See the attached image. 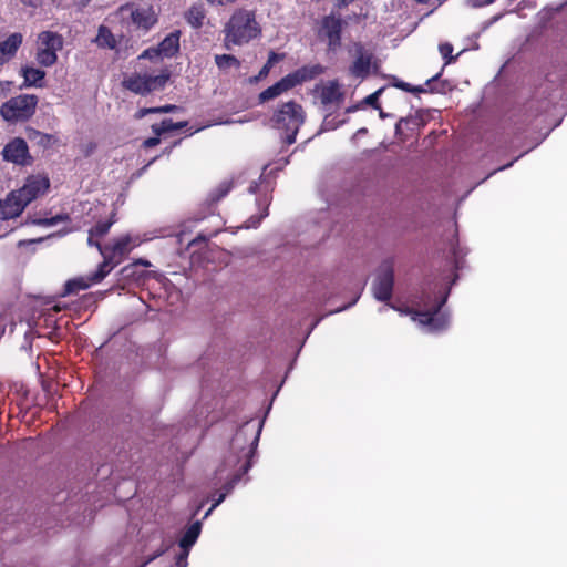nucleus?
<instances>
[{"label":"nucleus","mask_w":567,"mask_h":567,"mask_svg":"<svg viewBox=\"0 0 567 567\" xmlns=\"http://www.w3.org/2000/svg\"><path fill=\"white\" fill-rule=\"evenodd\" d=\"M224 47L244 45L261 37L262 29L255 10L236 9L224 25Z\"/></svg>","instance_id":"nucleus-1"},{"label":"nucleus","mask_w":567,"mask_h":567,"mask_svg":"<svg viewBox=\"0 0 567 567\" xmlns=\"http://www.w3.org/2000/svg\"><path fill=\"white\" fill-rule=\"evenodd\" d=\"M447 295L449 291L432 300L430 295L423 293L419 302V306L423 309L410 311L413 315V320L422 326H427L431 331L445 329L449 324V317L445 312H442V307L447 300Z\"/></svg>","instance_id":"nucleus-2"},{"label":"nucleus","mask_w":567,"mask_h":567,"mask_svg":"<svg viewBox=\"0 0 567 567\" xmlns=\"http://www.w3.org/2000/svg\"><path fill=\"white\" fill-rule=\"evenodd\" d=\"M271 121L275 127L285 132V141L290 145L296 142L299 128L305 122V112L299 103L289 101L274 113Z\"/></svg>","instance_id":"nucleus-3"},{"label":"nucleus","mask_w":567,"mask_h":567,"mask_svg":"<svg viewBox=\"0 0 567 567\" xmlns=\"http://www.w3.org/2000/svg\"><path fill=\"white\" fill-rule=\"evenodd\" d=\"M38 103L34 94H19L1 104L0 115L8 123L27 122L34 115Z\"/></svg>","instance_id":"nucleus-4"},{"label":"nucleus","mask_w":567,"mask_h":567,"mask_svg":"<svg viewBox=\"0 0 567 567\" xmlns=\"http://www.w3.org/2000/svg\"><path fill=\"white\" fill-rule=\"evenodd\" d=\"M116 16L122 23L133 24L136 30L148 32L158 21L157 13L152 6L138 7L133 2L121 6Z\"/></svg>","instance_id":"nucleus-5"},{"label":"nucleus","mask_w":567,"mask_h":567,"mask_svg":"<svg viewBox=\"0 0 567 567\" xmlns=\"http://www.w3.org/2000/svg\"><path fill=\"white\" fill-rule=\"evenodd\" d=\"M171 78L168 69H164L157 75L134 73L125 78L122 82L123 87L138 95H147L155 91L163 90Z\"/></svg>","instance_id":"nucleus-6"},{"label":"nucleus","mask_w":567,"mask_h":567,"mask_svg":"<svg viewBox=\"0 0 567 567\" xmlns=\"http://www.w3.org/2000/svg\"><path fill=\"white\" fill-rule=\"evenodd\" d=\"M63 37L54 31L38 34L35 60L43 68H50L58 61V51L63 49Z\"/></svg>","instance_id":"nucleus-7"},{"label":"nucleus","mask_w":567,"mask_h":567,"mask_svg":"<svg viewBox=\"0 0 567 567\" xmlns=\"http://www.w3.org/2000/svg\"><path fill=\"white\" fill-rule=\"evenodd\" d=\"M394 286V266L391 259L381 262L372 285V292L377 300L389 301L392 298Z\"/></svg>","instance_id":"nucleus-8"},{"label":"nucleus","mask_w":567,"mask_h":567,"mask_svg":"<svg viewBox=\"0 0 567 567\" xmlns=\"http://www.w3.org/2000/svg\"><path fill=\"white\" fill-rule=\"evenodd\" d=\"M2 161L16 166L27 167L34 162L27 141L22 137H12L2 148Z\"/></svg>","instance_id":"nucleus-9"},{"label":"nucleus","mask_w":567,"mask_h":567,"mask_svg":"<svg viewBox=\"0 0 567 567\" xmlns=\"http://www.w3.org/2000/svg\"><path fill=\"white\" fill-rule=\"evenodd\" d=\"M50 187V179L42 174L29 175L22 187L16 190L24 204L29 205L32 200L44 195Z\"/></svg>","instance_id":"nucleus-10"},{"label":"nucleus","mask_w":567,"mask_h":567,"mask_svg":"<svg viewBox=\"0 0 567 567\" xmlns=\"http://www.w3.org/2000/svg\"><path fill=\"white\" fill-rule=\"evenodd\" d=\"M343 22L340 17L333 14L326 16L322 19V29L328 39V48L331 51H336L341 45V33Z\"/></svg>","instance_id":"nucleus-11"},{"label":"nucleus","mask_w":567,"mask_h":567,"mask_svg":"<svg viewBox=\"0 0 567 567\" xmlns=\"http://www.w3.org/2000/svg\"><path fill=\"white\" fill-rule=\"evenodd\" d=\"M134 246L132 245L131 236L124 235L115 238L111 244H106V247L103 248V255H106L120 265L130 255Z\"/></svg>","instance_id":"nucleus-12"},{"label":"nucleus","mask_w":567,"mask_h":567,"mask_svg":"<svg viewBox=\"0 0 567 567\" xmlns=\"http://www.w3.org/2000/svg\"><path fill=\"white\" fill-rule=\"evenodd\" d=\"M28 205L23 203L16 190H12L6 198L0 202V216L2 219H11L20 216Z\"/></svg>","instance_id":"nucleus-13"},{"label":"nucleus","mask_w":567,"mask_h":567,"mask_svg":"<svg viewBox=\"0 0 567 567\" xmlns=\"http://www.w3.org/2000/svg\"><path fill=\"white\" fill-rule=\"evenodd\" d=\"M324 71L326 69L321 64H311L303 65L297 69L295 72H291L287 75L290 79L292 87H295L303 82H308L316 79L317 76L323 74Z\"/></svg>","instance_id":"nucleus-14"},{"label":"nucleus","mask_w":567,"mask_h":567,"mask_svg":"<svg viewBox=\"0 0 567 567\" xmlns=\"http://www.w3.org/2000/svg\"><path fill=\"white\" fill-rule=\"evenodd\" d=\"M182 32L175 30L167 34L157 45L155 55H163L165 58H173L179 52V39Z\"/></svg>","instance_id":"nucleus-15"},{"label":"nucleus","mask_w":567,"mask_h":567,"mask_svg":"<svg viewBox=\"0 0 567 567\" xmlns=\"http://www.w3.org/2000/svg\"><path fill=\"white\" fill-rule=\"evenodd\" d=\"M293 89L288 75L280 79L274 85L267 87L262 92L259 93L258 100L260 103H265L267 101L274 100L281 95L282 93Z\"/></svg>","instance_id":"nucleus-16"},{"label":"nucleus","mask_w":567,"mask_h":567,"mask_svg":"<svg viewBox=\"0 0 567 567\" xmlns=\"http://www.w3.org/2000/svg\"><path fill=\"white\" fill-rule=\"evenodd\" d=\"M20 73L23 78V83L21 85V89L31 87V86H35V87L44 86L43 80L45 78V71L38 69V68L25 65V66L21 68Z\"/></svg>","instance_id":"nucleus-17"},{"label":"nucleus","mask_w":567,"mask_h":567,"mask_svg":"<svg viewBox=\"0 0 567 567\" xmlns=\"http://www.w3.org/2000/svg\"><path fill=\"white\" fill-rule=\"evenodd\" d=\"M22 42L23 35L20 32L11 33L4 41L0 42V54L7 59V61L12 60Z\"/></svg>","instance_id":"nucleus-18"},{"label":"nucleus","mask_w":567,"mask_h":567,"mask_svg":"<svg viewBox=\"0 0 567 567\" xmlns=\"http://www.w3.org/2000/svg\"><path fill=\"white\" fill-rule=\"evenodd\" d=\"M25 134H27L28 140L31 143H33L34 145H37L43 150H48L58 143V137L55 135L49 134V133H43L33 127H27Z\"/></svg>","instance_id":"nucleus-19"},{"label":"nucleus","mask_w":567,"mask_h":567,"mask_svg":"<svg viewBox=\"0 0 567 567\" xmlns=\"http://www.w3.org/2000/svg\"><path fill=\"white\" fill-rule=\"evenodd\" d=\"M343 100V93L340 91L339 84L336 81L329 82L321 87L320 101L323 105L338 104Z\"/></svg>","instance_id":"nucleus-20"},{"label":"nucleus","mask_w":567,"mask_h":567,"mask_svg":"<svg viewBox=\"0 0 567 567\" xmlns=\"http://www.w3.org/2000/svg\"><path fill=\"white\" fill-rule=\"evenodd\" d=\"M202 532V522H194L183 534L178 542L181 549H190L197 542Z\"/></svg>","instance_id":"nucleus-21"},{"label":"nucleus","mask_w":567,"mask_h":567,"mask_svg":"<svg viewBox=\"0 0 567 567\" xmlns=\"http://www.w3.org/2000/svg\"><path fill=\"white\" fill-rule=\"evenodd\" d=\"M206 18V11L203 4L195 3L185 12V20L194 29H200Z\"/></svg>","instance_id":"nucleus-22"},{"label":"nucleus","mask_w":567,"mask_h":567,"mask_svg":"<svg viewBox=\"0 0 567 567\" xmlns=\"http://www.w3.org/2000/svg\"><path fill=\"white\" fill-rule=\"evenodd\" d=\"M96 45L102 49L114 50L117 47V41L112 31L106 25H100L97 35L94 40Z\"/></svg>","instance_id":"nucleus-23"},{"label":"nucleus","mask_w":567,"mask_h":567,"mask_svg":"<svg viewBox=\"0 0 567 567\" xmlns=\"http://www.w3.org/2000/svg\"><path fill=\"white\" fill-rule=\"evenodd\" d=\"M101 256L103 257V261L99 265L96 271L89 276L90 281L94 284L101 282L117 266L112 258L106 255Z\"/></svg>","instance_id":"nucleus-24"},{"label":"nucleus","mask_w":567,"mask_h":567,"mask_svg":"<svg viewBox=\"0 0 567 567\" xmlns=\"http://www.w3.org/2000/svg\"><path fill=\"white\" fill-rule=\"evenodd\" d=\"M188 125V122H173L172 118H164L159 124H153L152 131L155 135L161 136L165 133L182 130Z\"/></svg>","instance_id":"nucleus-25"},{"label":"nucleus","mask_w":567,"mask_h":567,"mask_svg":"<svg viewBox=\"0 0 567 567\" xmlns=\"http://www.w3.org/2000/svg\"><path fill=\"white\" fill-rule=\"evenodd\" d=\"M116 223V212L113 210L106 220H101L95 224L92 228H90V235H95L97 239L106 236L111 229V227Z\"/></svg>","instance_id":"nucleus-26"},{"label":"nucleus","mask_w":567,"mask_h":567,"mask_svg":"<svg viewBox=\"0 0 567 567\" xmlns=\"http://www.w3.org/2000/svg\"><path fill=\"white\" fill-rule=\"evenodd\" d=\"M371 56L359 55L351 65V73L357 78H364L369 74Z\"/></svg>","instance_id":"nucleus-27"},{"label":"nucleus","mask_w":567,"mask_h":567,"mask_svg":"<svg viewBox=\"0 0 567 567\" xmlns=\"http://www.w3.org/2000/svg\"><path fill=\"white\" fill-rule=\"evenodd\" d=\"M93 284L90 281V277L87 279L82 277L70 279L64 285L63 296L75 295L81 290L87 289Z\"/></svg>","instance_id":"nucleus-28"},{"label":"nucleus","mask_w":567,"mask_h":567,"mask_svg":"<svg viewBox=\"0 0 567 567\" xmlns=\"http://www.w3.org/2000/svg\"><path fill=\"white\" fill-rule=\"evenodd\" d=\"M215 63L219 70L226 71L228 69H239L240 61L233 54H217L215 55Z\"/></svg>","instance_id":"nucleus-29"},{"label":"nucleus","mask_w":567,"mask_h":567,"mask_svg":"<svg viewBox=\"0 0 567 567\" xmlns=\"http://www.w3.org/2000/svg\"><path fill=\"white\" fill-rule=\"evenodd\" d=\"M233 188V182L231 181H223L218 186L210 192L209 194V202L210 204H216L219 200H221L224 197L228 195V193Z\"/></svg>","instance_id":"nucleus-30"},{"label":"nucleus","mask_w":567,"mask_h":567,"mask_svg":"<svg viewBox=\"0 0 567 567\" xmlns=\"http://www.w3.org/2000/svg\"><path fill=\"white\" fill-rule=\"evenodd\" d=\"M393 85L398 89L405 91V92L414 93V94L427 93V92H430V93L439 92V90H436L435 87L425 89L422 85L414 86V85L403 82V81H396Z\"/></svg>","instance_id":"nucleus-31"},{"label":"nucleus","mask_w":567,"mask_h":567,"mask_svg":"<svg viewBox=\"0 0 567 567\" xmlns=\"http://www.w3.org/2000/svg\"><path fill=\"white\" fill-rule=\"evenodd\" d=\"M383 91H384V87H381V89L377 90L375 92H373L372 94L368 95L363 100V103H365L367 105H370L374 110H379L381 117H383L384 115H383V112H382L380 103H379V97Z\"/></svg>","instance_id":"nucleus-32"},{"label":"nucleus","mask_w":567,"mask_h":567,"mask_svg":"<svg viewBox=\"0 0 567 567\" xmlns=\"http://www.w3.org/2000/svg\"><path fill=\"white\" fill-rule=\"evenodd\" d=\"M70 220L69 214H58L50 218H42L39 220H35L34 223L40 226H54L61 221Z\"/></svg>","instance_id":"nucleus-33"},{"label":"nucleus","mask_w":567,"mask_h":567,"mask_svg":"<svg viewBox=\"0 0 567 567\" xmlns=\"http://www.w3.org/2000/svg\"><path fill=\"white\" fill-rule=\"evenodd\" d=\"M440 52L442 56L445 59V64L451 63L455 60L451 54L453 52V45L451 43H442L440 44Z\"/></svg>","instance_id":"nucleus-34"},{"label":"nucleus","mask_w":567,"mask_h":567,"mask_svg":"<svg viewBox=\"0 0 567 567\" xmlns=\"http://www.w3.org/2000/svg\"><path fill=\"white\" fill-rule=\"evenodd\" d=\"M137 265L144 266V267H151L152 266V264L147 259L138 258L133 264H130V265L125 266L122 269V274H124L126 276L131 275L132 274L131 270L133 269L134 266H137Z\"/></svg>","instance_id":"nucleus-35"},{"label":"nucleus","mask_w":567,"mask_h":567,"mask_svg":"<svg viewBox=\"0 0 567 567\" xmlns=\"http://www.w3.org/2000/svg\"><path fill=\"white\" fill-rule=\"evenodd\" d=\"M190 549H182L181 553L176 556V567H187L188 566V556Z\"/></svg>","instance_id":"nucleus-36"},{"label":"nucleus","mask_w":567,"mask_h":567,"mask_svg":"<svg viewBox=\"0 0 567 567\" xmlns=\"http://www.w3.org/2000/svg\"><path fill=\"white\" fill-rule=\"evenodd\" d=\"M87 245L90 247H95L101 255L104 254V249L103 248L106 247V245H102L101 244L100 239H97L95 235H90V234H89V237H87Z\"/></svg>","instance_id":"nucleus-37"},{"label":"nucleus","mask_w":567,"mask_h":567,"mask_svg":"<svg viewBox=\"0 0 567 567\" xmlns=\"http://www.w3.org/2000/svg\"><path fill=\"white\" fill-rule=\"evenodd\" d=\"M266 216H268V206H266L264 213L259 216H251L249 219H248V226L247 227H257L261 219L265 218Z\"/></svg>","instance_id":"nucleus-38"},{"label":"nucleus","mask_w":567,"mask_h":567,"mask_svg":"<svg viewBox=\"0 0 567 567\" xmlns=\"http://www.w3.org/2000/svg\"><path fill=\"white\" fill-rule=\"evenodd\" d=\"M284 58H285L284 54H279V53H276L275 51H270L266 63L272 68L276 63L284 60Z\"/></svg>","instance_id":"nucleus-39"},{"label":"nucleus","mask_w":567,"mask_h":567,"mask_svg":"<svg viewBox=\"0 0 567 567\" xmlns=\"http://www.w3.org/2000/svg\"><path fill=\"white\" fill-rule=\"evenodd\" d=\"M496 0H467V3L473 8H482L494 3Z\"/></svg>","instance_id":"nucleus-40"},{"label":"nucleus","mask_w":567,"mask_h":567,"mask_svg":"<svg viewBox=\"0 0 567 567\" xmlns=\"http://www.w3.org/2000/svg\"><path fill=\"white\" fill-rule=\"evenodd\" d=\"M161 140H159V136L155 135L153 137H148L146 138L144 142H143V147L144 148H152V147H155L159 144Z\"/></svg>","instance_id":"nucleus-41"},{"label":"nucleus","mask_w":567,"mask_h":567,"mask_svg":"<svg viewBox=\"0 0 567 567\" xmlns=\"http://www.w3.org/2000/svg\"><path fill=\"white\" fill-rule=\"evenodd\" d=\"M271 70V66L265 63V65L260 69L258 75L255 78V80L264 79L266 78Z\"/></svg>","instance_id":"nucleus-42"},{"label":"nucleus","mask_w":567,"mask_h":567,"mask_svg":"<svg viewBox=\"0 0 567 567\" xmlns=\"http://www.w3.org/2000/svg\"><path fill=\"white\" fill-rule=\"evenodd\" d=\"M210 6H226L236 2L237 0H206Z\"/></svg>","instance_id":"nucleus-43"},{"label":"nucleus","mask_w":567,"mask_h":567,"mask_svg":"<svg viewBox=\"0 0 567 567\" xmlns=\"http://www.w3.org/2000/svg\"><path fill=\"white\" fill-rule=\"evenodd\" d=\"M225 496L226 494L223 493L219 495L218 499L212 505V507L206 512L205 516L204 517H207L215 507H217L224 499H225Z\"/></svg>","instance_id":"nucleus-44"},{"label":"nucleus","mask_w":567,"mask_h":567,"mask_svg":"<svg viewBox=\"0 0 567 567\" xmlns=\"http://www.w3.org/2000/svg\"><path fill=\"white\" fill-rule=\"evenodd\" d=\"M155 50L156 48H150V49H146L145 51H143V53L140 55V59H151L153 56H155Z\"/></svg>","instance_id":"nucleus-45"},{"label":"nucleus","mask_w":567,"mask_h":567,"mask_svg":"<svg viewBox=\"0 0 567 567\" xmlns=\"http://www.w3.org/2000/svg\"><path fill=\"white\" fill-rule=\"evenodd\" d=\"M24 6L31 7V8H38L42 0H20Z\"/></svg>","instance_id":"nucleus-46"},{"label":"nucleus","mask_w":567,"mask_h":567,"mask_svg":"<svg viewBox=\"0 0 567 567\" xmlns=\"http://www.w3.org/2000/svg\"><path fill=\"white\" fill-rule=\"evenodd\" d=\"M177 109H178V106H176L174 104H166V105L161 106V113L175 112Z\"/></svg>","instance_id":"nucleus-47"},{"label":"nucleus","mask_w":567,"mask_h":567,"mask_svg":"<svg viewBox=\"0 0 567 567\" xmlns=\"http://www.w3.org/2000/svg\"><path fill=\"white\" fill-rule=\"evenodd\" d=\"M441 71H444V68H441ZM442 72H439L437 74L433 75L431 79L426 80L425 85L430 89L433 87L432 83L437 81L441 76Z\"/></svg>","instance_id":"nucleus-48"},{"label":"nucleus","mask_w":567,"mask_h":567,"mask_svg":"<svg viewBox=\"0 0 567 567\" xmlns=\"http://www.w3.org/2000/svg\"><path fill=\"white\" fill-rule=\"evenodd\" d=\"M207 240H208V238H207L206 236H204V235H198L196 238H194V239L189 243V245L192 246V245H197V244H199V243H207Z\"/></svg>","instance_id":"nucleus-49"},{"label":"nucleus","mask_w":567,"mask_h":567,"mask_svg":"<svg viewBox=\"0 0 567 567\" xmlns=\"http://www.w3.org/2000/svg\"><path fill=\"white\" fill-rule=\"evenodd\" d=\"M146 115H148L147 107H143V109H140V110L135 113L134 117H135L136 120H141V118H143L144 116H146Z\"/></svg>","instance_id":"nucleus-50"},{"label":"nucleus","mask_w":567,"mask_h":567,"mask_svg":"<svg viewBox=\"0 0 567 567\" xmlns=\"http://www.w3.org/2000/svg\"><path fill=\"white\" fill-rule=\"evenodd\" d=\"M354 0H334V3H336V7H338L339 9L341 8H344L347 6H349L350 3H352Z\"/></svg>","instance_id":"nucleus-51"},{"label":"nucleus","mask_w":567,"mask_h":567,"mask_svg":"<svg viewBox=\"0 0 567 567\" xmlns=\"http://www.w3.org/2000/svg\"><path fill=\"white\" fill-rule=\"evenodd\" d=\"M409 122H410V120H409V118H401V120L396 123V125H395V131H396V133H399V132L401 131V127H402V125H403V124H405V125H406V124H409Z\"/></svg>","instance_id":"nucleus-52"},{"label":"nucleus","mask_w":567,"mask_h":567,"mask_svg":"<svg viewBox=\"0 0 567 567\" xmlns=\"http://www.w3.org/2000/svg\"><path fill=\"white\" fill-rule=\"evenodd\" d=\"M257 442H258V436H256V437L254 439V442L251 443V446H250V449H249V451H248V454H249L250 456H252V455H254V453H255V447H256V445H257Z\"/></svg>","instance_id":"nucleus-53"},{"label":"nucleus","mask_w":567,"mask_h":567,"mask_svg":"<svg viewBox=\"0 0 567 567\" xmlns=\"http://www.w3.org/2000/svg\"><path fill=\"white\" fill-rule=\"evenodd\" d=\"M148 114L161 113V106L147 107Z\"/></svg>","instance_id":"nucleus-54"},{"label":"nucleus","mask_w":567,"mask_h":567,"mask_svg":"<svg viewBox=\"0 0 567 567\" xmlns=\"http://www.w3.org/2000/svg\"><path fill=\"white\" fill-rule=\"evenodd\" d=\"M251 464L249 461H247L244 465H243V472L246 473L249 468H250Z\"/></svg>","instance_id":"nucleus-55"},{"label":"nucleus","mask_w":567,"mask_h":567,"mask_svg":"<svg viewBox=\"0 0 567 567\" xmlns=\"http://www.w3.org/2000/svg\"><path fill=\"white\" fill-rule=\"evenodd\" d=\"M358 109H359V106H358V105H352V106H349V107L346 110V112H347V113L355 112Z\"/></svg>","instance_id":"nucleus-56"},{"label":"nucleus","mask_w":567,"mask_h":567,"mask_svg":"<svg viewBox=\"0 0 567 567\" xmlns=\"http://www.w3.org/2000/svg\"><path fill=\"white\" fill-rule=\"evenodd\" d=\"M9 61H7V59H4L1 54H0V69L6 64L8 63Z\"/></svg>","instance_id":"nucleus-57"},{"label":"nucleus","mask_w":567,"mask_h":567,"mask_svg":"<svg viewBox=\"0 0 567 567\" xmlns=\"http://www.w3.org/2000/svg\"><path fill=\"white\" fill-rule=\"evenodd\" d=\"M161 555H162V551L156 553L155 555H153V556L148 559V561H151V560L155 559L156 557H158V556H161Z\"/></svg>","instance_id":"nucleus-58"},{"label":"nucleus","mask_w":567,"mask_h":567,"mask_svg":"<svg viewBox=\"0 0 567 567\" xmlns=\"http://www.w3.org/2000/svg\"><path fill=\"white\" fill-rule=\"evenodd\" d=\"M91 0H80L81 6L85 7Z\"/></svg>","instance_id":"nucleus-59"},{"label":"nucleus","mask_w":567,"mask_h":567,"mask_svg":"<svg viewBox=\"0 0 567 567\" xmlns=\"http://www.w3.org/2000/svg\"><path fill=\"white\" fill-rule=\"evenodd\" d=\"M0 85L10 86L11 82L10 81L0 82Z\"/></svg>","instance_id":"nucleus-60"},{"label":"nucleus","mask_w":567,"mask_h":567,"mask_svg":"<svg viewBox=\"0 0 567 567\" xmlns=\"http://www.w3.org/2000/svg\"><path fill=\"white\" fill-rule=\"evenodd\" d=\"M249 190H250L251 193H255V192H256V186H250V187H249Z\"/></svg>","instance_id":"nucleus-61"},{"label":"nucleus","mask_w":567,"mask_h":567,"mask_svg":"<svg viewBox=\"0 0 567 567\" xmlns=\"http://www.w3.org/2000/svg\"><path fill=\"white\" fill-rule=\"evenodd\" d=\"M415 1L419 3H427L429 2V0H415Z\"/></svg>","instance_id":"nucleus-62"},{"label":"nucleus","mask_w":567,"mask_h":567,"mask_svg":"<svg viewBox=\"0 0 567 567\" xmlns=\"http://www.w3.org/2000/svg\"><path fill=\"white\" fill-rule=\"evenodd\" d=\"M365 132H367V128H360V130L358 131V133H359V134H360V133H365Z\"/></svg>","instance_id":"nucleus-63"},{"label":"nucleus","mask_w":567,"mask_h":567,"mask_svg":"<svg viewBox=\"0 0 567 567\" xmlns=\"http://www.w3.org/2000/svg\"><path fill=\"white\" fill-rule=\"evenodd\" d=\"M239 439V433H237L233 440V442L237 441Z\"/></svg>","instance_id":"nucleus-64"}]
</instances>
